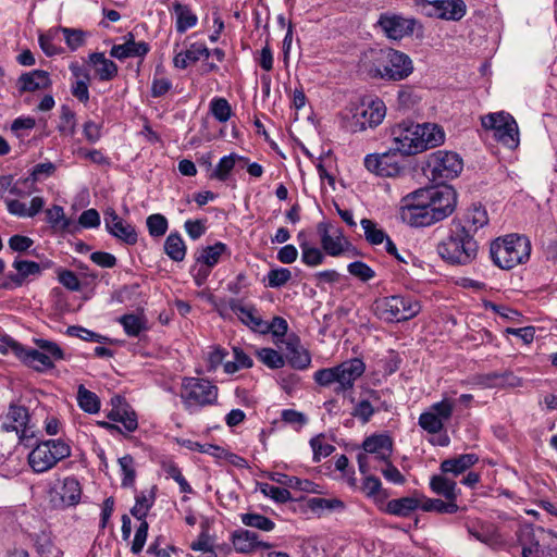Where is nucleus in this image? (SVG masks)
<instances>
[{"label":"nucleus","instance_id":"1","mask_svg":"<svg viewBox=\"0 0 557 557\" xmlns=\"http://www.w3.org/2000/svg\"><path fill=\"white\" fill-rule=\"evenodd\" d=\"M394 150L401 156H412L440 146L445 140L444 131L436 124L400 122L392 128Z\"/></svg>","mask_w":557,"mask_h":557},{"label":"nucleus","instance_id":"2","mask_svg":"<svg viewBox=\"0 0 557 557\" xmlns=\"http://www.w3.org/2000/svg\"><path fill=\"white\" fill-rule=\"evenodd\" d=\"M478 243L472 234L461 226V222L454 220L448 236L437 245L440 257L451 265H467L478 255Z\"/></svg>","mask_w":557,"mask_h":557},{"label":"nucleus","instance_id":"3","mask_svg":"<svg viewBox=\"0 0 557 557\" xmlns=\"http://www.w3.org/2000/svg\"><path fill=\"white\" fill-rule=\"evenodd\" d=\"M35 348L26 347L13 339L7 343L8 350L24 364L37 372H46L54 368L57 361L65 358L63 349L55 343L45 338H34Z\"/></svg>","mask_w":557,"mask_h":557},{"label":"nucleus","instance_id":"4","mask_svg":"<svg viewBox=\"0 0 557 557\" xmlns=\"http://www.w3.org/2000/svg\"><path fill=\"white\" fill-rule=\"evenodd\" d=\"M364 371V362L359 358H351L335 367L323 368L315 371L313 380L322 387H331L334 385L335 394H344L354 388L355 382Z\"/></svg>","mask_w":557,"mask_h":557},{"label":"nucleus","instance_id":"5","mask_svg":"<svg viewBox=\"0 0 557 557\" xmlns=\"http://www.w3.org/2000/svg\"><path fill=\"white\" fill-rule=\"evenodd\" d=\"M531 253L530 240L517 234L497 238L491 244L490 255L494 264L503 270H510L527 262Z\"/></svg>","mask_w":557,"mask_h":557},{"label":"nucleus","instance_id":"6","mask_svg":"<svg viewBox=\"0 0 557 557\" xmlns=\"http://www.w3.org/2000/svg\"><path fill=\"white\" fill-rule=\"evenodd\" d=\"M218 386L206 379L184 377L182 380L180 397L185 410L189 413L214 405L218 400Z\"/></svg>","mask_w":557,"mask_h":557},{"label":"nucleus","instance_id":"7","mask_svg":"<svg viewBox=\"0 0 557 557\" xmlns=\"http://www.w3.org/2000/svg\"><path fill=\"white\" fill-rule=\"evenodd\" d=\"M71 456V446L63 440L37 443L28 454V465L36 473L52 469L59 461Z\"/></svg>","mask_w":557,"mask_h":557},{"label":"nucleus","instance_id":"8","mask_svg":"<svg viewBox=\"0 0 557 557\" xmlns=\"http://www.w3.org/2000/svg\"><path fill=\"white\" fill-rule=\"evenodd\" d=\"M462 168L463 162L456 152L437 150L428 156L423 172L432 182L445 185L444 182L457 177Z\"/></svg>","mask_w":557,"mask_h":557},{"label":"nucleus","instance_id":"9","mask_svg":"<svg viewBox=\"0 0 557 557\" xmlns=\"http://www.w3.org/2000/svg\"><path fill=\"white\" fill-rule=\"evenodd\" d=\"M375 314L386 322H400L414 318L421 311L419 301L404 296H389L375 300Z\"/></svg>","mask_w":557,"mask_h":557},{"label":"nucleus","instance_id":"10","mask_svg":"<svg viewBox=\"0 0 557 557\" xmlns=\"http://www.w3.org/2000/svg\"><path fill=\"white\" fill-rule=\"evenodd\" d=\"M399 215L403 222L414 227L430 226L435 223L424 191L421 188L401 199Z\"/></svg>","mask_w":557,"mask_h":557},{"label":"nucleus","instance_id":"11","mask_svg":"<svg viewBox=\"0 0 557 557\" xmlns=\"http://www.w3.org/2000/svg\"><path fill=\"white\" fill-rule=\"evenodd\" d=\"M364 453L358 455V466L362 474L371 469H379L380 463L387 462L393 451V444L387 435H372L362 444Z\"/></svg>","mask_w":557,"mask_h":557},{"label":"nucleus","instance_id":"12","mask_svg":"<svg viewBox=\"0 0 557 557\" xmlns=\"http://www.w3.org/2000/svg\"><path fill=\"white\" fill-rule=\"evenodd\" d=\"M483 128L494 132V137L509 149L520 144L519 128L516 120L507 112L488 113L481 117Z\"/></svg>","mask_w":557,"mask_h":557},{"label":"nucleus","instance_id":"13","mask_svg":"<svg viewBox=\"0 0 557 557\" xmlns=\"http://www.w3.org/2000/svg\"><path fill=\"white\" fill-rule=\"evenodd\" d=\"M0 430L15 432L20 443L26 447L34 444L35 431L29 425V413L24 406L11 404L7 413L0 418Z\"/></svg>","mask_w":557,"mask_h":557},{"label":"nucleus","instance_id":"14","mask_svg":"<svg viewBox=\"0 0 557 557\" xmlns=\"http://www.w3.org/2000/svg\"><path fill=\"white\" fill-rule=\"evenodd\" d=\"M422 189L435 223L446 219L454 212L457 205V193L451 186L441 185Z\"/></svg>","mask_w":557,"mask_h":557},{"label":"nucleus","instance_id":"15","mask_svg":"<svg viewBox=\"0 0 557 557\" xmlns=\"http://www.w3.org/2000/svg\"><path fill=\"white\" fill-rule=\"evenodd\" d=\"M52 261L46 260L40 263L21 258H15L12 263V268L15 273H8L1 287L4 289H13L21 287L28 277L41 275L44 270L50 269Z\"/></svg>","mask_w":557,"mask_h":557},{"label":"nucleus","instance_id":"16","mask_svg":"<svg viewBox=\"0 0 557 557\" xmlns=\"http://www.w3.org/2000/svg\"><path fill=\"white\" fill-rule=\"evenodd\" d=\"M397 152L393 149L384 153L367 154L363 161L364 166L379 176L395 177L403 170V158Z\"/></svg>","mask_w":557,"mask_h":557},{"label":"nucleus","instance_id":"17","mask_svg":"<svg viewBox=\"0 0 557 557\" xmlns=\"http://www.w3.org/2000/svg\"><path fill=\"white\" fill-rule=\"evenodd\" d=\"M423 14L450 21H459L466 14V4L462 0H417Z\"/></svg>","mask_w":557,"mask_h":557},{"label":"nucleus","instance_id":"18","mask_svg":"<svg viewBox=\"0 0 557 557\" xmlns=\"http://www.w3.org/2000/svg\"><path fill=\"white\" fill-rule=\"evenodd\" d=\"M386 113L385 104L382 100L375 99L370 102H362L357 106L352 115V131H363L367 127H375L382 123Z\"/></svg>","mask_w":557,"mask_h":557},{"label":"nucleus","instance_id":"19","mask_svg":"<svg viewBox=\"0 0 557 557\" xmlns=\"http://www.w3.org/2000/svg\"><path fill=\"white\" fill-rule=\"evenodd\" d=\"M416 24L414 18L389 12L382 13L377 20V26L387 38L393 40H400L411 36Z\"/></svg>","mask_w":557,"mask_h":557},{"label":"nucleus","instance_id":"20","mask_svg":"<svg viewBox=\"0 0 557 557\" xmlns=\"http://www.w3.org/2000/svg\"><path fill=\"white\" fill-rule=\"evenodd\" d=\"M413 72L410 57L401 51L386 48L383 79L403 81Z\"/></svg>","mask_w":557,"mask_h":557},{"label":"nucleus","instance_id":"21","mask_svg":"<svg viewBox=\"0 0 557 557\" xmlns=\"http://www.w3.org/2000/svg\"><path fill=\"white\" fill-rule=\"evenodd\" d=\"M317 228L321 236L322 248L327 255L337 257L349 248V242L338 227H332L329 223L321 222Z\"/></svg>","mask_w":557,"mask_h":557},{"label":"nucleus","instance_id":"22","mask_svg":"<svg viewBox=\"0 0 557 557\" xmlns=\"http://www.w3.org/2000/svg\"><path fill=\"white\" fill-rule=\"evenodd\" d=\"M106 230L119 240L134 245L137 242V233L133 225L126 223L114 209L108 208L103 213Z\"/></svg>","mask_w":557,"mask_h":557},{"label":"nucleus","instance_id":"23","mask_svg":"<svg viewBox=\"0 0 557 557\" xmlns=\"http://www.w3.org/2000/svg\"><path fill=\"white\" fill-rule=\"evenodd\" d=\"M386 48H371L362 52L359 66L370 77L382 78L384 72Z\"/></svg>","mask_w":557,"mask_h":557},{"label":"nucleus","instance_id":"24","mask_svg":"<svg viewBox=\"0 0 557 557\" xmlns=\"http://www.w3.org/2000/svg\"><path fill=\"white\" fill-rule=\"evenodd\" d=\"M149 46L145 41H135L134 35L128 33L125 36V42L114 45L110 50V55L119 60L134 57H144L148 53Z\"/></svg>","mask_w":557,"mask_h":557},{"label":"nucleus","instance_id":"25","mask_svg":"<svg viewBox=\"0 0 557 557\" xmlns=\"http://www.w3.org/2000/svg\"><path fill=\"white\" fill-rule=\"evenodd\" d=\"M52 493L59 497L62 505L74 506L81 500L82 488L77 479L67 476L53 487Z\"/></svg>","mask_w":557,"mask_h":557},{"label":"nucleus","instance_id":"26","mask_svg":"<svg viewBox=\"0 0 557 557\" xmlns=\"http://www.w3.org/2000/svg\"><path fill=\"white\" fill-rule=\"evenodd\" d=\"M228 308L234 312L238 319L251 330L263 331L265 323L258 315V311L253 306H245L238 299H231L228 301Z\"/></svg>","mask_w":557,"mask_h":557},{"label":"nucleus","instance_id":"27","mask_svg":"<svg viewBox=\"0 0 557 557\" xmlns=\"http://www.w3.org/2000/svg\"><path fill=\"white\" fill-rule=\"evenodd\" d=\"M51 85L49 73L44 70H34L24 73L18 78V89L22 92H34L47 89Z\"/></svg>","mask_w":557,"mask_h":557},{"label":"nucleus","instance_id":"28","mask_svg":"<svg viewBox=\"0 0 557 557\" xmlns=\"http://www.w3.org/2000/svg\"><path fill=\"white\" fill-rule=\"evenodd\" d=\"M171 11L175 14V28L178 34H184L186 30L193 28L198 23L197 15L186 4L174 1L172 3Z\"/></svg>","mask_w":557,"mask_h":557},{"label":"nucleus","instance_id":"29","mask_svg":"<svg viewBox=\"0 0 557 557\" xmlns=\"http://www.w3.org/2000/svg\"><path fill=\"white\" fill-rule=\"evenodd\" d=\"M478 461L479 457L475 454H462L455 458L443 460L441 463V471L443 473H451L457 476L475 465Z\"/></svg>","mask_w":557,"mask_h":557},{"label":"nucleus","instance_id":"30","mask_svg":"<svg viewBox=\"0 0 557 557\" xmlns=\"http://www.w3.org/2000/svg\"><path fill=\"white\" fill-rule=\"evenodd\" d=\"M8 211L20 218H33L39 213L45 205L41 197H34L30 201V206L27 207L24 202L17 199H5Z\"/></svg>","mask_w":557,"mask_h":557},{"label":"nucleus","instance_id":"31","mask_svg":"<svg viewBox=\"0 0 557 557\" xmlns=\"http://www.w3.org/2000/svg\"><path fill=\"white\" fill-rule=\"evenodd\" d=\"M89 63L95 67L100 81H111L117 75L116 64L104 57L102 52H94L89 55Z\"/></svg>","mask_w":557,"mask_h":557},{"label":"nucleus","instance_id":"32","mask_svg":"<svg viewBox=\"0 0 557 557\" xmlns=\"http://www.w3.org/2000/svg\"><path fill=\"white\" fill-rule=\"evenodd\" d=\"M459 221L461 222V226H463L469 234L474 236L478 230L488 223V216L484 208L480 206H473L472 208L468 209L463 220Z\"/></svg>","mask_w":557,"mask_h":557},{"label":"nucleus","instance_id":"33","mask_svg":"<svg viewBox=\"0 0 557 557\" xmlns=\"http://www.w3.org/2000/svg\"><path fill=\"white\" fill-rule=\"evenodd\" d=\"M430 487L435 494L445 497L448 502L457 503L459 491L455 481L443 475H433L430 480Z\"/></svg>","mask_w":557,"mask_h":557},{"label":"nucleus","instance_id":"34","mask_svg":"<svg viewBox=\"0 0 557 557\" xmlns=\"http://www.w3.org/2000/svg\"><path fill=\"white\" fill-rule=\"evenodd\" d=\"M420 506V499L417 497H401L397 499H392L386 503L384 511L386 513L398 516V517H407L412 511L418 509Z\"/></svg>","mask_w":557,"mask_h":557},{"label":"nucleus","instance_id":"35","mask_svg":"<svg viewBox=\"0 0 557 557\" xmlns=\"http://www.w3.org/2000/svg\"><path fill=\"white\" fill-rule=\"evenodd\" d=\"M223 255H231L228 247L221 242L214 245L202 248L196 257L197 262L206 264L208 268H212L220 261Z\"/></svg>","mask_w":557,"mask_h":557},{"label":"nucleus","instance_id":"36","mask_svg":"<svg viewBox=\"0 0 557 557\" xmlns=\"http://www.w3.org/2000/svg\"><path fill=\"white\" fill-rule=\"evenodd\" d=\"M307 506L318 516H323L335 511H343L345 509L344 502L338 498L312 497L308 499Z\"/></svg>","mask_w":557,"mask_h":557},{"label":"nucleus","instance_id":"37","mask_svg":"<svg viewBox=\"0 0 557 557\" xmlns=\"http://www.w3.org/2000/svg\"><path fill=\"white\" fill-rule=\"evenodd\" d=\"M423 511L437 512V513H455L459 510L457 503L444 502L440 498H425L420 499V506Z\"/></svg>","mask_w":557,"mask_h":557},{"label":"nucleus","instance_id":"38","mask_svg":"<svg viewBox=\"0 0 557 557\" xmlns=\"http://www.w3.org/2000/svg\"><path fill=\"white\" fill-rule=\"evenodd\" d=\"M164 251L173 261H182L186 255V246L178 233H171L164 242Z\"/></svg>","mask_w":557,"mask_h":557},{"label":"nucleus","instance_id":"39","mask_svg":"<svg viewBox=\"0 0 557 557\" xmlns=\"http://www.w3.org/2000/svg\"><path fill=\"white\" fill-rule=\"evenodd\" d=\"M362 492L370 498H373L375 503H384L387 498V493L382 488L381 481L373 475L364 478L362 483Z\"/></svg>","mask_w":557,"mask_h":557},{"label":"nucleus","instance_id":"40","mask_svg":"<svg viewBox=\"0 0 557 557\" xmlns=\"http://www.w3.org/2000/svg\"><path fill=\"white\" fill-rule=\"evenodd\" d=\"M287 349V361L294 369L305 370L310 366L311 356L306 349L299 346H288Z\"/></svg>","mask_w":557,"mask_h":557},{"label":"nucleus","instance_id":"41","mask_svg":"<svg viewBox=\"0 0 557 557\" xmlns=\"http://www.w3.org/2000/svg\"><path fill=\"white\" fill-rule=\"evenodd\" d=\"M77 401L78 406L88 413H96L100 409V400L98 396L85 388L83 385H79L78 387Z\"/></svg>","mask_w":557,"mask_h":557},{"label":"nucleus","instance_id":"42","mask_svg":"<svg viewBox=\"0 0 557 557\" xmlns=\"http://www.w3.org/2000/svg\"><path fill=\"white\" fill-rule=\"evenodd\" d=\"M360 224L364 231V237L369 244L380 245L384 243L385 238H387V234L382 228H379L376 223H374L372 220L362 219Z\"/></svg>","mask_w":557,"mask_h":557},{"label":"nucleus","instance_id":"43","mask_svg":"<svg viewBox=\"0 0 557 557\" xmlns=\"http://www.w3.org/2000/svg\"><path fill=\"white\" fill-rule=\"evenodd\" d=\"M301 249V261L308 267H317L323 263L324 255L323 252L313 246H311L307 240L300 242Z\"/></svg>","mask_w":557,"mask_h":557},{"label":"nucleus","instance_id":"44","mask_svg":"<svg viewBox=\"0 0 557 557\" xmlns=\"http://www.w3.org/2000/svg\"><path fill=\"white\" fill-rule=\"evenodd\" d=\"M60 29H58V27H53L46 33L40 34L38 37L39 46L48 57H52L61 52V49L53 45V41L58 39Z\"/></svg>","mask_w":557,"mask_h":557},{"label":"nucleus","instance_id":"45","mask_svg":"<svg viewBox=\"0 0 557 557\" xmlns=\"http://www.w3.org/2000/svg\"><path fill=\"white\" fill-rule=\"evenodd\" d=\"M237 159L242 158L235 153H231L228 156L223 157L219 161L213 172L210 174V178H216L222 182L226 181L228 174L234 169Z\"/></svg>","mask_w":557,"mask_h":557},{"label":"nucleus","instance_id":"46","mask_svg":"<svg viewBox=\"0 0 557 557\" xmlns=\"http://www.w3.org/2000/svg\"><path fill=\"white\" fill-rule=\"evenodd\" d=\"M58 129L63 136H73L76 132L75 113L67 106L61 108Z\"/></svg>","mask_w":557,"mask_h":557},{"label":"nucleus","instance_id":"47","mask_svg":"<svg viewBox=\"0 0 557 557\" xmlns=\"http://www.w3.org/2000/svg\"><path fill=\"white\" fill-rule=\"evenodd\" d=\"M455 406V399L444 397L441 401L434 403L429 408V410H431L443 423H445L451 418Z\"/></svg>","mask_w":557,"mask_h":557},{"label":"nucleus","instance_id":"48","mask_svg":"<svg viewBox=\"0 0 557 557\" xmlns=\"http://www.w3.org/2000/svg\"><path fill=\"white\" fill-rule=\"evenodd\" d=\"M108 417L112 421L122 423L127 432H133L137 429L138 422L134 411L116 409L112 410Z\"/></svg>","mask_w":557,"mask_h":557},{"label":"nucleus","instance_id":"49","mask_svg":"<svg viewBox=\"0 0 557 557\" xmlns=\"http://www.w3.org/2000/svg\"><path fill=\"white\" fill-rule=\"evenodd\" d=\"M259 490L264 496L273 499L276 503L284 504L292 499L289 491L284 487H278L269 483H260Z\"/></svg>","mask_w":557,"mask_h":557},{"label":"nucleus","instance_id":"50","mask_svg":"<svg viewBox=\"0 0 557 557\" xmlns=\"http://www.w3.org/2000/svg\"><path fill=\"white\" fill-rule=\"evenodd\" d=\"M418 424L430 434H437L444 429V423L431 410L420 414Z\"/></svg>","mask_w":557,"mask_h":557},{"label":"nucleus","instance_id":"51","mask_svg":"<svg viewBox=\"0 0 557 557\" xmlns=\"http://www.w3.org/2000/svg\"><path fill=\"white\" fill-rule=\"evenodd\" d=\"M119 321L128 336H138L146 329L144 320L136 314H124Z\"/></svg>","mask_w":557,"mask_h":557},{"label":"nucleus","instance_id":"52","mask_svg":"<svg viewBox=\"0 0 557 557\" xmlns=\"http://www.w3.org/2000/svg\"><path fill=\"white\" fill-rule=\"evenodd\" d=\"M210 111L221 123L228 121L232 115V108L225 98H213L210 102Z\"/></svg>","mask_w":557,"mask_h":557},{"label":"nucleus","instance_id":"53","mask_svg":"<svg viewBox=\"0 0 557 557\" xmlns=\"http://www.w3.org/2000/svg\"><path fill=\"white\" fill-rule=\"evenodd\" d=\"M242 522L247 527H252L262 531H272L275 527L271 519L259 513H245L242 516Z\"/></svg>","mask_w":557,"mask_h":557},{"label":"nucleus","instance_id":"54","mask_svg":"<svg viewBox=\"0 0 557 557\" xmlns=\"http://www.w3.org/2000/svg\"><path fill=\"white\" fill-rule=\"evenodd\" d=\"M119 466L123 473L122 486L129 487L134 484L136 472L134 467V459L131 455H125L119 458Z\"/></svg>","mask_w":557,"mask_h":557},{"label":"nucleus","instance_id":"55","mask_svg":"<svg viewBox=\"0 0 557 557\" xmlns=\"http://www.w3.org/2000/svg\"><path fill=\"white\" fill-rule=\"evenodd\" d=\"M310 446L313 450V461L319 462L322 458L330 456L335 447L324 441L323 435L314 436L310 440Z\"/></svg>","mask_w":557,"mask_h":557},{"label":"nucleus","instance_id":"56","mask_svg":"<svg viewBox=\"0 0 557 557\" xmlns=\"http://www.w3.org/2000/svg\"><path fill=\"white\" fill-rule=\"evenodd\" d=\"M542 537L537 539L535 533H530L521 540L522 557H541L542 556Z\"/></svg>","mask_w":557,"mask_h":557},{"label":"nucleus","instance_id":"57","mask_svg":"<svg viewBox=\"0 0 557 557\" xmlns=\"http://www.w3.org/2000/svg\"><path fill=\"white\" fill-rule=\"evenodd\" d=\"M257 355L260 361L271 369H280L285 364L282 355L272 348H262L258 350Z\"/></svg>","mask_w":557,"mask_h":557},{"label":"nucleus","instance_id":"58","mask_svg":"<svg viewBox=\"0 0 557 557\" xmlns=\"http://www.w3.org/2000/svg\"><path fill=\"white\" fill-rule=\"evenodd\" d=\"M154 497L152 494H141L136 497L135 506L132 508L131 513L138 520H145L149 509L153 505Z\"/></svg>","mask_w":557,"mask_h":557},{"label":"nucleus","instance_id":"59","mask_svg":"<svg viewBox=\"0 0 557 557\" xmlns=\"http://www.w3.org/2000/svg\"><path fill=\"white\" fill-rule=\"evenodd\" d=\"M147 227L152 237L163 236L168 230V220L160 213L151 214L147 218Z\"/></svg>","mask_w":557,"mask_h":557},{"label":"nucleus","instance_id":"60","mask_svg":"<svg viewBox=\"0 0 557 557\" xmlns=\"http://www.w3.org/2000/svg\"><path fill=\"white\" fill-rule=\"evenodd\" d=\"M47 220L53 227L69 230L71 221L65 218L64 210L61 206H53L46 211Z\"/></svg>","mask_w":557,"mask_h":557},{"label":"nucleus","instance_id":"61","mask_svg":"<svg viewBox=\"0 0 557 557\" xmlns=\"http://www.w3.org/2000/svg\"><path fill=\"white\" fill-rule=\"evenodd\" d=\"M63 34L67 47L74 51L85 44V33L81 29L58 27Z\"/></svg>","mask_w":557,"mask_h":557},{"label":"nucleus","instance_id":"62","mask_svg":"<svg viewBox=\"0 0 557 557\" xmlns=\"http://www.w3.org/2000/svg\"><path fill=\"white\" fill-rule=\"evenodd\" d=\"M66 333L71 336L78 337L86 342L104 343L106 341H108L106 336H102L98 333H95L90 330H87L78 325L69 326Z\"/></svg>","mask_w":557,"mask_h":557},{"label":"nucleus","instance_id":"63","mask_svg":"<svg viewBox=\"0 0 557 557\" xmlns=\"http://www.w3.org/2000/svg\"><path fill=\"white\" fill-rule=\"evenodd\" d=\"M187 447L190 450L199 451L202 454H208L218 459L225 458L227 455V451L224 448H222L218 445H213V444H200L198 442L188 441Z\"/></svg>","mask_w":557,"mask_h":557},{"label":"nucleus","instance_id":"64","mask_svg":"<svg viewBox=\"0 0 557 557\" xmlns=\"http://www.w3.org/2000/svg\"><path fill=\"white\" fill-rule=\"evenodd\" d=\"M347 270L352 276L358 277L362 282H368L375 276V272L362 261L349 263Z\"/></svg>","mask_w":557,"mask_h":557}]
</instances>
